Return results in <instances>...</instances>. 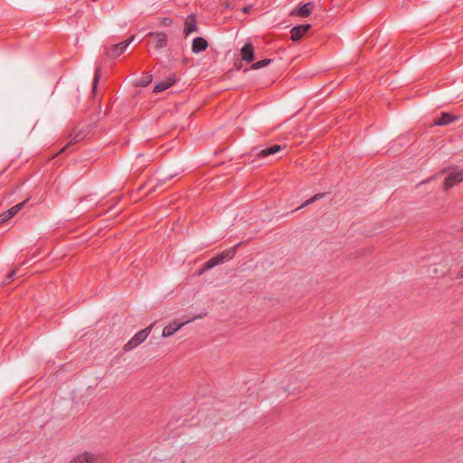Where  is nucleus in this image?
I'll list each match as a JSON object with an SVG mask.
<instances>
[{"instance_id":"obj_28","label":"nucleus","mask_w":463,"mask_h":463,"mask_svg":"<svg viewBox=\"0 0 463 463\" xmlns=\"http://www.w3.org/2000/svg\"><path fill=\"white\" fill-rule=\"evenodd\" d=\"M250 8H251V6H250V5H249V6H245V7L243 8V10H242V11H243V13L247 14V13H249V12H250Z\"/></svg>"},{"instance_id":"obj_25","label":"nucleus","mask_w":463,"mask_h":463,"mask_svg":"<svg viewBox=\"0 0 463 463\" xmlns=\"http://www.w3.org/2000/svg\"><path fill=\"white\" fill-rule=\"evenodd\" d=\"M11 218L9 217V215H7V212L1 213L0 214V225L4 224L5 222H7Z\"/></svg>"},{"instance_id":"obj_1","label":"nucleus","mask_w":463,"mask_h":463,"mask_svg":"<svg viewBox=\"0 0 463 463\" xmlns=\"http://www.w3.org/2000/svg\"><path fill=\"white\" fill-rule=\"evenodd\" d=\"M453 262H455L454 260ZM448 265L449 263L446 262L445 264L441 265L440 268H438L435 265L430 267L428 269L429 276L432 278H439L441 276L449 275L452 279L463 278V266L459 271H456L453 269V267L458 265V263H451L449 267H448Z\"/></svg>"},{"instance_id":"obj_19","label":"nucleus","mask_w":463,"mask_h":463,"mask_svg":"<svg viewBox=\"0 0 463 463\" xmlns=\"http://www.w3.org/2000/svg\"><path fill=\"white\" fill-rule=\"evenodd\" d=\"M153 76L150 73H146L142 78H140L137 82L136 86L138 87H146L152 82Z\"/></svg>"},{"instance_id":"obj_15","label":"nucleus","mask_w":463,"mask_h":463,"mask_svg":"<svg viewBox=\"0 0 463 463\" xmlns=\"http://www.w3.org/2000/svg\"><path fill=\"white\" fill-rule=\"evenodd\" d=\"M175 81L176 80H175V76L169 77L165 80L157 83L154 87V92H156V93L162 92V91L169 89L170 87H172L175 83Z\"/></svg>"},{"instance_id":"obj_2","label":"nucleus","mask_w":463,"mask_h":463,"mask_svg":"<svg viewBox=\"0 0 463 463\" xmlns=\"http://www.w3.org/2000/svg\"><path fill=\"white\" fill-rule=\"evenodd\" d=\"M315 8L316 3L313 1L298 5L291 9V21H296L298 18L307 19L310 17Z\"/></svg>"},{"instance_id":"obj_24","label":"nucleus","mask_w":463,"mask_h":463,"mask_svg":"<svg viewBox=\"0 0 463 463\" xmlns=\"http://www.w3.org/2000/svg\"><path fill=\"white\" fill-rule=\"evenodd\" d=\"M173 24V20L169 17H163L161 19V25L163 26H170Z\"/></svg>"},{"instance_id":"obj_23","label":"nucleus","mask_w":463,"mask_h":463,"mask_svg":"<svg viewBox=\"0 0 463 463\" xmlns=\"http://www.w3.org/2000/svg\"><path fill=\"white\" fill-rule=\"evenodd\" d=\"M217 265H219V263L217 262L214 256L205 262V268L210 269Z\"/></svg>"},{"instance_id":"obj_7","label":"nucleus","mask_w":463,"mask_h":463,"mask_svg":"<svg viewBox=\"0 0 463 463\" xmlns=\"http://www.w3.org/2000/svg\"><path fill=\"white\" fill-rule=\"evenodd\" d=\"M281 148L282 146L277 144L261 149L255 147L251 150V156H254L258 158H264L280 151Z\"/></svg>"},{"instance_id":"obj_26","label":"nucleus","mask_w":463,"mask_h":463,"mask_svg":"<svg viewBox=\"0 0 463 463\" xmlns=\"http://www.w3.org/2000/svg\"><path fill=\"white\" fill-rule=\"evenodd\" d=\"M15 273H16V270H15V269L11 270V271L6 275L5 280L9 282L11 279H13V278H14V275H15Z\"/></svg>"},{"instance_id":"obj_10","label":"nucleus","mask_w":463,"mask_h":463,"mask_svg":"<svg viewBox=\"0 0 463 463\" xmlns=\"http://www.w3.org/2000/svg\"><path fill=\"white\" fill-rule=\"evenodd\" d=\"M240 245H241V243H237L233 247L227 249V250H223L222 252L215 255L214 257H215L217 262L219 264H222L225 261L232 260L234 257L236 250L240 247Z\"/></svg>"},{"instance_id":"obj_5","label":"nucleus","mask_w":463,"mask_h":463,"mask_svg":"<svg viewBox=\"0 0 463 463\" xmlns=\"http://www.w3.org/2000/svg\"><path fill=\"white\" fill-rule=\"evenodd\" d=\"M102 461L101 455L85 451L75 456L69 463H102Z\"/></svg>"},{"instance_id":"obj_8","label":"nucleus","mask_w":463,"mask_h":463,"mask_svg":"<svg viewBox=\"0 0 463 463\" xmlns=\"http://www.w3.org/2000/svg\"><path fill=\"white\" fill-rule=\"evenodd\" d=\"M147 36H149L153 39L152 44L155 49L159 50V49H163V48L166 47L168 39H167V35L165 33L150 32V33H148Z\"/></svg>"},{"instance_id":"obj_22","label":"nucleus","mask_w":463,"mask_h":463,"mask_svg":"<svg viewBox=\"0 0 463 463\" xmlns=\"http://www.w3.org/2000/svg\"><path fill=\"white\" fill-rule=\"evenodd\" d=\"M269 62H270V60H269V59L259 61L252 64V69H255V70L260 69V68L268 65Z\"/></svg>"},{"instance_id":"obj_17","label":"nucleus","mask_w":463,"mask_h":463,"mask_svg":"<svg viewBox=\"0 0 463 463\" xmlns=\"http://www.w3.org/2000/svg\"><path fill=\"white\" fill-rule=\"evenodd\" d=\"M454 120H456V117H453L450 114L444 112L439 118L435 119L434 124L436 126H446L453 122Z\"/></svg>"},{"instance_id":"obj_16","label":"nucleus","mask_w":463,"mask_h":463,"mask_svg":"<svg viewBox=\"0 0 463 463\" xmlns=\"http://www.w3.org/2000/svg\"><path fill=\"white\" fill-rule=\"evenodd\" d=\"M86 132L84 130H80L78 131L77 133H71L70 134V137H71V141L65 146H63L61 150H60V153L65 151L67 149V147H69L70 146H71L72 144H76L80 141H81L82 139H84V137H86Z\"/></svg>"},{"instance_id":"obj_13","label":"nucleus","mask_w":463,"mask_h":463,"mask_svg":"<svg viewBox=\"0 0 463 463\" xmlns=\"http://www.w3.org/2000/svg\"><path fill=\"white\" fill-rule=\"evenodd\" d=\"M241 59L247 62L254 60V48L251 43H245L241 50Z\"/></svg>"},{"instance_id":"obj_21","label":"nucleus","mask_w":463,"mask_h":463,"mask_svg":"<svg viewBox=\"0 0 463 463\" xmlns=\"http://www.w3.org/2000/svg\"><path fill=\"white\" fill-rule=\"evenodd\" d=\"M323 195H324L323 194H317L314 195L312 198L307 200L303 204L297 206L294 211H298V210L301 209L302 207H304L305 205H307V204L318 200L319 198H322Z\"/></svg>"},{"instance_id":"obj_9","label":"nucleus","mask_w":463,"mask_h":463,"mask_svg":"<svg viewBox=\"0 0 463 463\" xmlns=\"http://www.w3.org/2000/svg\"><path fill=\"white\" fill-rule=\"evenodd\" d=\"M463 181V170L452 171L444 180V189L448 190Z\"/></svg>"},{"instance_id":"obj_20","label":"nucleus","mask_w":463,"mask_h":463,"mask_svg":"<svg viewBox=\"0 0 463 463\" xmlns=\"http://www.w3.org/2000/svg\"><path fill=\"white\" fill-rule=\"evenodd\" d=\"M100 76H101V69H100V67H98L95 71L94 78H93V83H92V90L93 91H95L97 89L98 82L99 80Z\"/></svg>"},{"instance_id":"obj_18","label":"nucleus","mask_w":463,"mask_h":463,"mask_svg":"<svg viewBox=\"0 0 463 463\" xmlns=\"http://www.w3.org/2000/svg\"><path fill=\"white\" fill-rule=\"evenodd\" d=\"M26 202H27V200H24L22 203H17L16 205L13 206L9 210H7L6 211L7 215H9L10 218H13L14 216H15L23 209V207L24 206Z\"/></svg>"},{"instance_id":"obj_14","label":"nucleus","mask_w":463,"mask_h":463,"mask_svg":"<svg viewBox=\"0 0 463 463\" xmlns=\"http://www.w3.org/2000/svg\"><path fill=\"white\" fill-rule=\"evenodd\" d=\"M188 322H190V320H187L185 322L179 323V324H176L175 322L173 324H170V325L165 326L163 329V332H162V336L169 337V336L173 335L176 331H178L183 326H184Z\"/></svg>"},{"instance_id":"obj_12","label":"nucleus","mask_w":463,"mask_h":463,"mask_svg":"<svg viewBox=\"0 0 463 463\" xmlns=\"http://www.w3.org/2000/svg\"><path fill=\"white\" fill-rule=\"evenodd\" d=\"M208 42L203 37H195L192 43V52L194 53H200L208 48Z\"/></svg>"},{"instance_id":"obj_27","label":"nucleus","mask_w":463,"mask_h":463,"mask_svg":"<svg viewBox=\"0 0 463 463\" xmlns=\"http://www.w3.org/2000/svg\"><path fill=\"white\" fill-rule=\"evenodd\" d=\"M210 269H206L205 268V263L200 268V269L198 270V274L199 275H202L203 273H204L206 270H209Z\"/></svg>"},{"instance_id":"obj_3","label":"nucleus","mask_w":463,"mask_h":463,"mask_svg":"<svg viewBox=\"0 0 463 463\" xmlns=\"http://www.w3.org/2000/svg\"><path fill=\"white\" fill-rule=\"evenodd\" d=\"M152 325L137 332L123 347L125 352H128L138 345L143 343L149 335L152 330Z\"/></svg>"},{"instance_id":"obj_4","label":"nucleus","mask_w":463,"mask_h":463,"mask_svg":"<svg viewBox=\"0 0 463 463\" xmlns=\"http://www.w3.org/2000/svg\"><path fill=\"white\" fill-rule=\"evenodd\" d=\"M310 29L311 24L307 22L296 24V21H291V42L300 40Z\"/></svg>"},{"instance_id":"obj_11","label":"nucleus","mask_w":463,"mask_h":463,"mask_svg":"<svg viewBox=\"0 0 463 463\" xmlns=\"http://www.w3.org/2000/svg\"><path fill=\"white\" fill-rule=\"evenodd\" d=\"M198 30L197 19L194 14L188 15L184 20V33L185 36Z\"/></svg>"},{"instance_id":"obj_6","label":"nucleus","mask_w":463,"mask_h":463,"mask_svg":"<svg viewBox=\"0 0 463 463\" xmlns=\"http://www.w3.org/2000/svg\"><path fill=\"white\" fill-rule=\"evenodd\" d=\"M134 38H135V36L131 35L128 40L121 42L119 43H117V44H113L107 51V55L109 57H117V56L120 55L127 49V47L132 43Z\"/></svg>"}]
</instances>
